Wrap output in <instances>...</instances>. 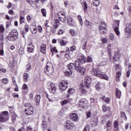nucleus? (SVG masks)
Wrapping results in <instances>:
<instances>
[{
  "label": "nucleus",
  "instance_id": "obj_1",
  "mask_svg": "<svg viewBox=\"0 0 131 131\" xmlns=\"http://www.w3.org/2000/svg\"><path fill=\"white\" fill-rule=\"evenodd\" d=\"M80 59H77L74 63H70V64L68 65V69L71 70V69H74L76 71L78 72H80L82 74H84V72L85 71V69L83 67L80 66Z\"/></svg>",
  "mask_w": 131,
  "mask_h": 131
},
{
  "label": "nucleus",
  "instance_id": "obj_2",
  "mask_svg": "<svg viewBox=\"0 0 131 131\" xmlns=\"http://www.w3.org/2000/svg\"><path fill=\"white\" fill-rule=\"evenodd\" d=\"M45 74L48 75V76H50L52 75L54 72V68L53 67V64L50 62H48L46 64V67L45 69Z\"/></svg>",
  "mask_w": 131,
  "mask_h": 131
},
{
  "label": "nucleus",
  "instance_id": "obj_3",
  "mask_svg": "<svg viewBox=\"0 0 131 131\" xmlns=\"http://www.w3.org/2000/svg\"><path fill=\"white\" fill-rule=\"evenodd\" d=\"M25 113L26 115H32L33 114V107L32 105L29 103L25 104Z\"/></svg>",
  "mask_w": 131,
  "mask_h": 131
},
{
  "label": "nucleus",
  "instance_id": "obj_4",
  "mask_svg": "<svg viewBox=\"0 0 131 131\" xmlns=\"http://www.w3.org/2000/svg\"><path fill=\"white\" fill-rule=\"evenodd\" d=\"M17 38H18V32L16 30L12 31L8 37V40L10 41H15Z\"/></svg>",
  "mask_w": 131,
  "mask_h": 131
},
{
  "label": "nucleus",
  "instance_id": "obj_5",
  "mask_svg": "<svg viewBox=\"0 0 131 131\" xmlns=\"http://www.w3.org/2000/svg\"><path fill=\"white\" fill-rule=\"evenodd\" d=\"M99 31L101 34H105L107 32V25L105 21H102L99 26Z\"/></svg>",
  "mask_w": 131,
  "mask_h": 131
},
{
  "label": "nucleus",
  "instance_id": "obj_6",
  "mask_svg": "<svg viewBox=\"0 0 131 131\" xmlns=\"http://www.w3.org/2000/svg\"><path fill=\"white\" fill-rule=\"evenodd\" d=\"M68 83L65 80H62L59 83L58 88L60 91L64 92L68 88Z\"/></svg>",
  "mask_w": 131,
  "mask_h": 131
},
{
  "label": "nucleus",
  "instance_id": "obj_7",
  "mask_svg": "<svg viewBox=\"0 0 131 131\" xmlns=\"http://www.w3.org/2000/svg\"><path fill=\"white\" fill-rule=\"evenodd\" d=\"M125 35L127 37H131V24H126L125 29Z\"/></svg>",
  "mask_w": 131,
  "mask_h": 131
},
{
  "label": "nucleus",
  "instance_id": "obj_8",
  "mask_svg": "<svg viewBox=\"0 0 131 131\" xmlns=\"http://www.w3.org/2000/svg\"><path fill=\"white\" fill-rule=\"evenodd\" d=\"M114 25L115 26L114 28V31L116 33V34H117V35L119 36V35H120V32L119 31V20H116L115 21Z\"/></svg>",
  "mask_w": 131,
  "mask_h": 131
},
{
  "label": "nucleus",
  "instance_id": "obj_9",
  "mask_svg": "<svg viewBox=\"0 0 131 131\" xmlns=\"http://www.w3.org/2000/svg\"><path fill=\"white\" fill-rule=\"evenodd\" d=\"M84 82L85 83V86L89 89L90 86H91V82H92V78H91V77L89 76H85Z\"/></svg>",
  "mask_w": 131,
  "mask_h": 131
},
{
  "label": "nucleus",
  "instance_id": "obj_10",
  "mask_svg": "<svg viewBox=\"0 0 131 131\" xmlns=\"http://www.w3.org/2000/svg\"><path fill=\"white\" fill-rule=\"evenodd\" d=\"M58 17H59V19L61 22H65L66 21V14L64 12H59L58 13Z\"/></svg>",
  "mask_w": 131,
  "mask_h": 131
},
{
  "label": "nucleus",
  "instance_id": "obj_11",
  "mask_svg": "<svg viewBox=\"0 0 131 131\" xmlns=\"http://www.w3.org/2000/svg\"><path fill=\"white\" fill-rule=\"evenodd\" d=\"M70 119L72 121H78L79 118H78V115L76 113H71L70 115Z\"/></svg>",
  "mask_w": 131,
  "mask_h": 131
},
{
  "label": "nucleus",
  "instance_id": "obj_12",
  "mask_svg": "<svg viewBox=\"0 0 131 131\" xmlns=\"http://www.w3.org/2000/svg\"><path fill=\"white\" fill-rule=\"evenodd\" d=\"M88 45V39L83 38L81 40V47L82 50H86V45Z\"/></svg>",
  "mask_w": 131,
  "mask_h": 131
},
{
  "label": "nucleus",
  "instance_id": "obj_13",
  "mask_svg": "<svg viewBox=\"0 0 131 131\" xmlns=\"http://www.w3.org/2000/svg\"><path fill=\"white\" fill-rule=\"evenodd\" d=\"M49 92L52 94H55L56 93V91H57V88L55 85L54 83H51L49 88Z\"/></svg>",
  "mask_w": 131,
  "mask_h": 131
},
{
  "label": "nucleus",
  "instance_id": "obj_14",
  "mask_svg": "<svg viewBox=\"0 0 131 131\" xmlns=\"http://www.w3.org/2000/svg\"><path fill=\"white\" fill-rule=\"evenodd\" d=\"M66 126V128L67 129H71V128H73V126H74V125L73 124L72 122L70 121H67L66 122V124L64 125Z\"/></svg>",
  "mask_w": 131,
  "mask_h": 131
},
{
  "label": "nucleus",
  "instance_id": "obj_15",
  "mask_svg": "<svg viewBox=\"0 0 131 131\" xmlns=\"http://www.w3.org/2000/svg\"><path fill=\"white\" fill-rule=\"evenodd\" d=\"M10 118L9 116H6L3 115V114H0V122H6V121H8Z\"/></svg>",
  "mask_w": 131,
  "mask_h": 131
},
{
  "label": "nucleus",
  "instance_id": "obj_16",
  "mask_svg": "<svg viewBox=\"0 0 131 131\" xmlns=\"http://www.w3.org/2000/svg\"><path fill=\"white\" fill-rule=\"evenodd\" d=\"M74 19L71 17H69L67 18V24L69 26H74Z\"/></svg>",
  "mask_w": 131,
  "mask_h": 131
},
{
  "label": "nucleus",
  "instance_id": "obj_17",
  "mask_svg": "<svg viewBox=\"0 0 131 131\" xmlns=\"http://www.w3.org/2000/svg\"><path fill=\"white\" fill-rule=\"evenodd\" d=\"M94 75L97 76V77H101L102 75H103V73L101 71V70L99 69H96L94 71Z\"/></svg>",
  "mask_w": 131,
  "mask_h": 131
},
{
  "label": "nucleus",
  "instance_id": "obj_18",
  "mask_svg": "<svg viewBox=\"0 0 131 131\" xmlns=\"http://www.w3.org/2000/svg\"><path fill=\"white\" fill-rule=\"evenodd\" d=\"M46 48H47V46L46 45L41 44L40 46V49L41 53H42L43 54H46Z\"/></svg>",
  "mask_w": 131,
  "mask_h": 131
},
{
  "label": "nucleus",
  "instance_id": "obj_19",
  "mask_svg": "<svg viewBox=\"0 0 131 131\" xmlns=\"http://www.w3.org/2000/svg\"><path fill=\"white\" fill-rule=\"evenodd\" d=\"M35 100L37 105H39V102L40 101V95H37L35 96Z\"/></svg>",
  "mask_w": 131,
  "mask_h": 131
},
{
  "label": "nucleus",
  "instance_id": "obj_20",
  "mask_svg": "<svg viewBox=\"0 0 131 131\" xmlns=\"http://www.w3.org/2000/svg\"><path fill=\"white\" fill-rule=\"evenodd\" d=\"M116 95L117 98H118L119 99H120V97H121V91L119 90L118 89H116Z\"/></svg>",
  "mask_w": 131,
  "mask_h": 131
},
{
  "label": "nucleus",
  "instance_id": "obj_21",
  "mask_svg": "<svg viewBox=\"0 0 131 131\" xmlns=\"http://www.w3.org/2000/svg\"><path fill=\"white\" fill-rule=\"evenodd\" d=\"M68 69L69 71H66V72L64 73L65 75H66V76H71V75H72V73H73V72L71 70V69H72L71 68V70H70V69H69L68 68Z\"/></svg>",
  "mask_w": 131,
  "mask_h": 131
},
{
  "label": "nucleus",
  "instance_id": "obj_22",
  "mask_svg": "<svg viewBox=\"0 0 131 131\" xmlns=\"http://www.w3.org/2000/svg\"><path fill=\"white\" fill-rule=\"evenodd\" d=\"M92 5L95 7H98L100 5V1L99 0H93Z\"/></svg>",
  "mask_w": 131,
  "mask_h": 131
},
{
  "label": "nucleus",
  "instance_id": "obj_23",
  "mask_svg": "<svg viewBox=\"0 0 131 131\" xmlns=\"http://www.w3.org/2000/svg\"><path fill=\"white\" fill-rule=\"evenodd\" d=\"M54 22V24L53 26V27H54V28H58L59 27V25H60V22H59V20L57 19H55Z\"/></svg>",
  "mask_w": 131,
  "mask_h": 131
},
{
  "label": "nucleus",
  "instance_id": "obj_24",
  "mask_svg": "<svg viewBox=\"0 0 131 131\" xmlns=\"http://www.w3.org/2000/svg\"><path fill=\"white\" fill-rule=\"evenodd\" d=\"M33 49H34V46L32 45H29L28 46V51L30 53H32L33 52Z\"/></svg>",
  "mask_w": 131,
  "mask_h": 131
},
{
  "label": "nucleus",
  "instance_id": "obj_25",
  "mask_svg": "<svg viewBox=\"0 0 131 131\" xmlns=\"http://www.w3.org/2000/svg\"><path fill=\"white\" fill-rule=\"evenodd\" d=\"M102 100L106 104H109L110 103V98H109V97H106L105 96H103L102 97Z\"/></svg>",
  "mask_w": 131,
  "mask_h": 131
},
{
  "label": "nucleus",
  "instance_id": "obj_26",
  "mask_svg": "<svg viewBox=\"0 0 131 131\" xmlns=\"http://www.w3.org/2000/svg\"><path fill=\"white\" fill-rule=\"evenodd\" d=\"M1 50H0V55L1 56H4V50L3 49H4V42H2V43H1Z\"/></svg>",
  "mask_w": 131,
  "mask_h": 131
},
{
  "label": "nucleus",
  "instance_id": "obj_27",
  "mask_svg": "<svg viewBox=\"0 0 131 131\" xmlns=\"http://www.w3.org/2000/svg\"><path fill=\"white\" fill-rule=\"evenodd\" d=\"M51 52L52 53V55H54V53L57 54L58 50L56 47H51Z\"/></svg>",
  "mask_w": 131,
  "mask_h": 131
},
{
  "label": "nucleus",
  "instance_id": "obj_28",
  "mask_svg": "<svg viewBox=\"0 0 131 131\" xmlns=\"http://www.w3.org/2000/svg\"><path fill=\"white\" fill-rule=\"evenodd\" d=\"M28 77H29V74L28 73H25L24 74V81L25 82L28 80Z\"/></svg>",
  "mask_w": 131,
  "mask_h": 131
},
{
  "label": "nucleus",
  "instance_id": "obj_29",
  "mask_svg": "<svg viewBox=\"0 0 131 131\" xmlns=\"http://www.w3.org/2000/svg\"><path fill=\"white\" fill-rule=\"evenodd\" d=\"M102 110L103 112H107V111H110V106H106L105 105L102 106Z\"/></svg>",
  "mask_w": 131,
  "mask_h": 131
},
{
  "label": "nucleus",
  "instance_id": "obj_30",
  "mask_svg": "<svg viewBox=\"0 0 131 131\" xmlns=\"http://www.w3.org/2000/svg\"><path fill=\"white\" fill-rule=\"evenodd\" d=\"M18 53L19 55H24V48L20 47L19 50H18Z\"/></svg>",
  "mask_w": 131,
  "mask_h": 131
},
{
  "label": "nucleus",
  "instance_id": "obj_31",
  "mask_svg": "<svg viewBox=\"0 0 131 131\" xmlns=\"http://www.w3.org/2000/svg\"><path fill=\"white\" fill-rule=\"evenodd\" d=\"M101 78H103V79H105V80H109V77L106 74H103L101 76H100Z\"/></svg>",
  "mask_w": 131,
  "mask_h": 131
},
{
  "label": "nucleus",
  "instance_id": "obj_32",
  "mask_svg": "<svg viewBox=\"0 0 131 131\" xmlns=\"http://www.w3.org/2000/svg\"><path fill=\"white\" fill-rule=\"evenodd\" d=\"M80 62L82 63V64H83L85 63V62H86V58L84 56H83L82 58L80 59Z\"/></svg>",
  "mask_w": 131,
  "mask_h": 131
},
{
  "label": "nucleus",
  "instance_id": "obj_33",
  "mask_svg": "<svg viewBox=\"0 0 131 131\" xmlns=\"http://www.w3.org/2000/svg\"><path fill=\"white\" fill-rule=\"evenodd\" d=\"M91 103V104H96L97 103V99L94 98H90Z\"/></svg>",
  "mask_w": 131,
  "mask_h": 131
},
{
  "label": "nucleus",
  "instance_id": "obj_34",
  "mask_svg": "<svg viewBox=\"0 0 131 131\" xmlns=\"http://www.w3.org/2000/svg\"><path fill=\"white\" fill-rule=\"evenodd\" d=\"M12 121L14 123L15 122V120H16V118H17V115L15 114L14 115H12Z\"/></svg>",
  "mask_w": 131,
  "mask_h": 131
},
{
  "label": "nucleus",
  "instance_id": "obj_35",
  "mask_svg": "<svg viewBox=\"0 0 131 131\" xmlns=\"http://www.w3.org/2000/svg\"><path fill=\"white\" fill-rule=\"evenodd\" d=\"M41 13L43 17H46L47 16V11L45 9H42L41 10Z\"/></svg>",
  "mask_w": 131,
  "mask_h": 131
},
{
  "label": "nucleus",
  "instance_id": "obj_36",
  "mask_svg": "<svg viewBox=\"0 0 131 131\" xmlns=\"http://www.w3.org/2000/svg\"><path fill=\"white\" fill-rule=\"evenodd\" d=\"M26 67L27 71H30V70H31V64H30V63H28V64H27L26 66Z\"/></svg>",
  "mask_w": 131,
  "mask_h": 131
},
{
  "label": "nucleus",
  "instance_id": "obj_37",
  "mask_svg": "<svg viewBox=\"0 0 131 131\" xmlns=\"http://www.w3.org/2000/svg\"><path fill=\"white\" fill-rule=\"evenodd\" d=\"M25 21V18L23 16H20L19 18L20 24H22V23H24Z\"/></svg>",
  "mask_w": 131,
  "mask_h": 131
},
{
  "label": "nucleus",
  "instance_id": "obj_38",
  "mask_svg": "<svg viewBox=\"0 0 131 131\" xmlns=\"http://www.w3.org/2000/svg\"><path fill=\"white\" fill-rule=\"evenodd\" d=\"M78 19L80 22V25H82L83 24V23L82 22V18H81V16L80 15H78Z\"/></svg>",
  "mask_w": 131,
  "mask_h": 131
},
{
  "label": "nucleus",
  "instance_id": "obj_39",
  "mask_svg": "<svg viewBox=\"0 0 131 131\" xmlns=\"http://www.w3.org/2000/svg\"><path fill=\"white\" fill-rule=\"evenodd\" d=\"M69 94H74V93H75V90L74 89H70L68 91Z\"/></svg>",
  "mask_w": 131,
  "mask_h": 131
},
{
  "label": "nucleus",
  "instance_id": "obj_40",
  "mask_svg": "<svg viewBox=\"0 0 131 131\" xmlns=\"http://www.w3.org/2000/svg\"><path fill=\"white\" fill-rule=\"evenodd\" d=\"M121 115L122 117H123L125 119V120H126L127 119L126 118V115H125V113L123 112H121Z\"/></svg>",
  "mask_w": 131,
  "mask_h": 131
},
{
  "label": "nucleus",
  "instance_id": "obj_41",
  "mask_svg": "<svg viewBox=\"0 0 131 131\" xmlns=\"http://www.w3.org/2000/svg\"><path fill=\"white\" fill-rule=\"evenodd\" d=\"M83 9H84V12H85L88 9V4H86V2H84L83 4Z\"/></svg>",
  "mask_w": 131,
  "mask_h": 131
},
{
  "label": "nucleus",
  "instance_id": "obj_42",
  "mask_svg": "<svg viewBox=\"0 0 131 131\" xmlns=\"http://www.w3.org/2000/svg\"><path fill=\"white\" fill-rule=\"evenodd\" d=\"M60 46H66V43H67V41L64 40H62L60 41Z\"/></svg>",
  "mask_w": 131,
  "mask_h": 131
},
{
  "label": "nucleus",
  "instance_id": "obj_43",
  "mask_svg": "<svg viewBox=\"0 0 131 131\" xmlns=\"http://www.w3.org/2000/svg\"><path fill=\"white\" fill-rule=\"evenodd\" d=\"M85 26H86V27H89V26H91V23H90V21H89V20L86 19L85 20Z\"/></svg>",
  "mask_w": 131,
  "mask_h": 131
},
{
  "label": "nucleus",
  "instance_id": "obj_44",
  "mask_svg": "<svg viewBox=\"0 0 131 131\" xmlns=\"http://www.w3.org/2000/svg\"><path fill=\"white\" fill-rule=\"evenodd\" d=\"M92 61H93V59L91 56H88L87 59H86V62H88V63L92 62Z\"/></svg>",
  "mask_w": 131,
  "mask_h": 131
},
{
  "label": "nucleus",
  "instance_id": "obj_45",
  "mask_svg": "<svg viewBox=\"0 0 131 131\" xmlns=\"http://www.w3.org/2000/svg\"><path fill=\"white\" fill-rule=\"evenodd\" d=\"M1 114H3L4 116H9V112L8 111H4Z\"/></svg>",
  "mask_w": 131,
  "mask_h": 131
},
{
  "label": "nucleus",
  "instance_id": "obj_46",
  "mask_svg": "<svg viewBox=\"0 0 131 131\" xmlns=\"http://www.w3.org/2000/svg\"><path fill=\"white\" fill-rule=\"evenodd\" d=\"M64 32V31L63 29H60L58 31V35H61L63 34Z\"/></svg>",
  "mask_w": 131,
  "mask_h": 131
},
{
  "label": "nucleus",
  "instance_id": "obj_47",
  "mask_svg": "<svg viewBox=\"0 0 131 131\" xmlns=\"http://www.w3.org/2000/svg\"><path fill=\"white\" fill-rule=\"evenodd\" d=\"M101 41L102 42V43H107V42H108V40L106 38H103L101 39Z\"/></svg>",
  "mask_w": 131,
  "mask_h": 131
},
{
  "label": "nucleus",
  "instance_id": "obj_48",
  "mask_svg": "<svg viewBox=\"0 0 131 131\" xmlns=\"http://www.w3.org/2000/svg\"><path fill=\"white\" fill-rule=\"evenodd\" d=\"M8 81L9 80H8L7 78H4L2 79V82L4 84H6V83H8Z\"/></svg>",
  "mask_w": 131,
  "mask_h": 131
},
{
  "label": "nucleus",
  "instance_id": "obj_49",
  "mask_svg": "<svg viewBox=\"0 0 131 131\" xmlns=\"http://www.w3.org/2000/svg\"><path fill=\"white\" fill-rule=\"evenodd\" d=\"M86 115L87 118H90L91 117V115H92V113L90 111L86 112Z\"/></svg>",
  "mask_w": 131,
  "mask_h": 131
},
{
  "label": "nucleus",
  "instance_id": "obj_50",
  "mask_svg": "<svg viewBox=\"0 0 131 131\" xmlns=\"http://www.w3.org/2000/svg\"><path fill=\"white\" fill-rule=\"evenodd\" d=\"M110 39L111 40H114V35L112 33L110 34Z\"/></svg>",
  "mask_w": 131,
  "mask_h": 131
},
{
  "label": "nucleus",
  "instance_id": "obj_51",
  "mask_svg": "<svg viewBox=\"0 0 131 131\" xmlns=\"http://www.w3.org/2000/svg\"><path fill=\"white\" fill-rule=\"evenodd\" d=\"M46 29H47V32H52V28L50 26L47 27Z\"/></svg>",
  "mask_w": 131,
  "mask_h": 131
},
{
  "label": "nucleus",
  "instance_id": "obj_52",
  "mask_svg": "<svg viewBox=\"0 0 131 131\" xmlns=\"http://www.w3.org/2000/svg\"><path fill=\"white\" fill-rule=\"evenodd\" d=\"M70 33L72 36H74L75 35V32H74L73 30H70Z\"/></svg>",
  "mask_w": 131,
  "mask_h": 131
},
{
  "label": "nucleus",
  "instance_id": "obj_53",
  "mask_svg": "<svg viewBox=\"0 0 131 131\" xmlns=\"http://www.w3.org/2000/svg\"><path fill=\"white\" fill-rule=\"evenodd\" d=\"M25 30L26 32H28V31H29V26L28 25H26L25 26Z\"/></svg>",
  "mask_w": 131,
  "mask_h": 131
},
{
  "label": "nucleus",
  "instance_id": "obj_54",
  "mask_svg": "<svg viewBox=\"0 0 131 131\" xmlns=\"http://www.w3.org/2000/svg\"><path fill=\"white\" fill-rule=\"evenodd\" d=\"M5 31V28H4V26H0V32H4Z\"/></svg>",
  "mask_w": 131,
  "mask_h": 131
},
{
  "label": "nucleus",
  "instance_id": "obj_55",
  "mask_svg": "<svg viewBox=\"0 0 131 131\" xmlns=\"http://www.w3.org/2000/svg\"><path fill=\"white\" fill-rule=\"evenodd\" d=\"M31 30L32 33L35 34L37 32V29H36V28H34Z\"/></svg>",
  "mask_w": 131,
  "mask_h": 131
},
{
  "label": "nucleus",
  "instance_id": "obj_56",
  "mask_svg": "<svg viewBox=\"0 0 131 131\" xmlns=\"http://www.w3.org/2000/svg\"><path fill=\"white\" fill-rule=\"evenodd\" d=\"M56 31H57V29L53 27V28L51 31L52 33H55Z\"/></svg>",
  "mask_w": 131,
  "mask_h": 131
},
{
  "label": "nucleus",
  "instance_id": "obj_57",
  "mask_svg": "<svg viewBox=\"0 0 131 131\" xmlns=\"http://www.w3.org/2000/svg\"><path fill=\"white\" fill-rule=\"evenodd\" d=\"M106 125L108 127H110L111 126V121L108 120L106 123Z\"/></svg>",
  "mask_w": 131,
  "mask_h": 131
},
{
  "label": "nucleus",
  "instance_id": "obj_58",
  "mask_svg": "<svg viewBox=\"0 0 131 131\" xmlns=\"http://www.w3.org/2000/svg\"><path fill=\"white\" fill-rule=\"evenodd\" d=\"M114 127H117L118 126V122L115 121L114 123Z\"/></svg>",
  "mask_w": 131,
  "mask_h": 131
},
{
  "label": "nucleus",
  "instance_id": "obj_59",
  "mask_svg": "<svg viewBox=\"0 0 131 131\" xmlns=\"http://www.w3.org/2000/svg\"><path fill=\"white\" fill-rule=\"evenodd\" d=\"M27 89H28L27 85H26V84H24L23 86V90H27Z\"/></svg>",
  "mask_w": 131,
  "mask_h": 131
},
{
  "label": "nucleus",
  "instance_id": "obj_60",
  "mask_svg": "<svg viewBox=\"0 0 131 131\" xmlns=\"http://www.w3.org/2000/svg\"><path fill=\"white\" fill-rule=\"evenodd\" d=\"M121 75V73L120 72H118V73L116 74V77L118 78H119Z\"/></svg>",
  "mask_w": 131,
  "mask_h": 131
},
{
  "label": "nucleus",
  "instance_id": "obj_61",
  "mask_svg": "<svg viewBox=\"0 0 131 131\" xmlns=\"http://www.w3.org/2000/svg\"><path fill=\"white\" fill-rule=\"evenodd\" d=\"M69 101L67 100H63L62 101V105H66V104H67V103H68Z\"/></svg>",
  "mask_w": 131,
  "mask_h": 131
},
{
  "label": "nucleus",
  "instance_id": "obj_62",
  "mask_svg": "<svg viewBox=\"0 0 131 131\" xmlns=\"http://www.w3.org/2000/svg\"><path fill=\"white\" fill-rule=\"evenodd\" d=\"M8 13L9 14H10V15H14V11H13V10H9Z\"/></svg>",
  "mask_w": 131,
  "mask_h": 131
},
{
  "label": "nucleus",
  "instance_id": "obj_63",
  "mask_svg": "<svg viewBox=\"0 0 131 131\" xmlns=\"http://www.w3.org/2000/svg\"><path fill=\"white\" fill-rule=\"evenodd\" d=\"M107 50L109 52H110V51H111V44H108L107 45Z\"/></svg>",
  "mask_w": 131,
  "mask_h": 131
},
{
  "label": "nucleus",
  "instance_id": "obj_64",
  "mask_svg": "<svg viewBox=\"0 0 131 131\" xmlns=\"http://www.w3.org/2000/svg\"><path fill=\"white\" fill-rule=\"evenodd\" d=\"M27 131H32V128H31V127L30 126L27 127Z\"/></svg>",
  "mask_w": 131,
  "mask_h": 131
}]
</instances>
